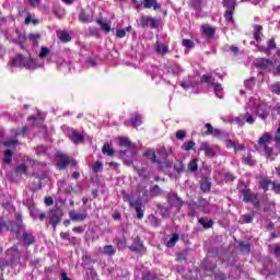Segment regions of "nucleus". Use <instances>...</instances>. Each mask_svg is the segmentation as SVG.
Here are the masks:
<instances>
[{
    "mask_svg": "<svg viewBox=\"0 0 280 280\" xmlns=\"http://www.w3.org/2000/svg\"><path fill=\"white\" fill-rule=\"evenodd\" d=\"M247 106L249 108H255L256 114L260 119H268V115H270V106L261 102V100L252 97Z\"/></svg>",
    "mask_w": 280,
    "mask_h": 280,
    "instance_id": "nucleus-1",
    "label": "nucleus"
},
{
    "mask_svg": "<svg viewBox=\"0 0 280 280\" xmlns=\"http://www.w3.org/2000/svg\"><path fill=\"white\" fill-rule=\"evenodd\" d=\"M22 222L21 215L18 214V223L12 228V231H15L18 240L22 234V240L25 246H31V244L34 242V235L25 230V228L21 224Z\"/></svg>",
    "mask_w": 280,
    "mask_h": 280,
    "instance_id": "nucleus-2",
    "label": "nucleus"
},
{
    "mask_svg": "<svg viewBox=\"0 0 280 280\" xmlns=\"http://www.w3.org/2000/svg\"><path fill=\"white\" fill-rule=\"evenodd\" d=\"M238 189H240L241 194L243 195L244 202H252V205H254V207H259V205H260L259 199L257 198V196H255L253 194V191H250V188H246V186H244V184H241L238 186Z\"/></svg>",
    "mask_w": 280,
    "mask_h": 280,
    "instance_id": "nucleus-3",
    "label": "nucleus"
},
{
    "mask_svg": "<svg viewBox=\"0 0 280 280\" xmlns=\"http://www.w3.org/2000/svg\"><path fill=\"white\" fill-rule=\"evenodd\" d=\"M270 139H272V137L269 133H265L258 140V145L264 150L267 159H269L270 154H272V148L268 147Z\"/></svg>",
    "mask_w": 280,
    "mask_h": 280,
    "instance_id": "nucleus-4",
    "label": "nucleus"
},
{
    "mask_svg": "<svg viewBox=\"0 0 280 280\" xmlns=\"http://www.w3.org/2000/svg\"><path fill=\"white\" fill-rule=\"evenodd\" d=\"M60 220H62V210L60 208L51 210L49 213V223L54 228V231H56V226L60 224Z\"/></svg>",
    "mask_w": 280,
    "mask_h": 280,
    "instance_id": "nucleus-5",
    "label": "nucleus"
},
{
    "mask_svg": "<svg viewBox=\"0 0 280 280\" xmlns=\"http://www.w3.org/2000/svg\"><path fill=\"white\" fill-rule=\"evenodd\" d=\"M140 24L142 27H151V30H156V27H159V20L152 16L142 15L140 18Z\"/></svg>",
    "mask_w": 280,
    "mask_h": 280,
    "instance_id": "nucleus-6",
    "label": "nucleus"
},
{
    "mask_svg": "<svg viewBox=\"0 0 280 280\" xmlns=\"http://www.w3.org/2000/svg\"><path fill=\"white\" fill-rule=\"evenodd\" d=\"M237 125L244 126V124L253 125L255 124V117L250 115V113L246 112L245 114H240L237 117L234 118Z\"/></svg>",
    "mask_w": 280,
    "mask_h": 280,
    "instance_id": "nucleus-7",
    "label": "nucleus"
},
{
    "mask_svg": "<svg viewBox=\"0 0 280 280\" xmlns=\"http://www.w3.org/2000/svg\"><path fill=\"white\" fill-rule=\"evenodd\" d=\"M129 250L132 253H139L143 255L145 253V246H143V242H141V238L137 236L133 238L132 245L129 246Z\"/></svg>",
    "mask_w": 280,
    "mask_h": 280,
    "instance_id": "nucleus-8",
    "label": "nucleus"
},
{
    "mask_svg": "<svg viewBox=\"0 0 280 280\" xmlns=\"http://www.w3.org/2000/svg\"><path fill=\"white\" fill-rule=\"evenodd\" d=\"M199 150L205 152V155L208 156V159H213V156H215V151L209 142H201Z\"/></svg>",
    "mask_w": 280,
    "mask_h": 280,
    "instance_id": "nucleus-9",
    "label": "nucleus"
},
{
    "mask_svg": "<svg viewBox=\"0 0 280 280\" xmlns=\"http://www.w3.org/2000/svg\"><path fill=\"white\" fill-rule=\"evenodd\" d=\"M25 66V57L23 55H18L8 63L9 69H13V67H24Z\"/></svg>",
    "mask_w": 280,
    "mask_h": 280,
    "instance_id": "nucleus-10",
    "label": "nucleus"
},
{
    "mask_svg": "<svg viewBox=\"0 0 280 280\" xmlns=\"http://www.w3.org/2000/svg\"><path fill=\"white\" fill-rule=\"evenodd\" d=\"M69 215L72 222H84V220L89 218V214L86 212L80 213L75 211H70Z\"/></svg>",
    "mask_w": 280,
    "mask_h": 280,
    "instance_id": "nucleus-11",
    "label": "nucleus"
},
{
    "mask_svg": "<svg viewBox=\"0 0 280 280\" xmlns=\"http://www.w3.org/2000/svg\"><path fill=\"white\" fill-rule=\"evenodd\" d=\"M131 207L136 210L138 220H143V210L141 209L143 205L140 200H135V202H131Z\"/></svg>",
    "mask_w": 280,
    "mask_h": 280,
    "instance_id": "nucleus-12",
    "label": "nucleus"
},
{
    "mask_svg": "<svg viewBox=\"0 0 280 280\" xmlns=\"http://www.w3.org/2000/svg\"><path fill=\"white\" fill-rule=\"evenodd\" d=\"M69 137L72 143H82V141H84V136L77 130H71Z\"/></svg>",
    "mask_w": 280,
    "mask_h": 280,
    "instance_id": "nucleus-13",
    "label": "nucleus"
},
{
    "mask_svg": "<svg viewBox=\"0 0 280 280\" xmlns=\"http://www.w3.org/2000/svg\"><path fill=\"white\" fill-rule=\"evenodd\" d=\"M256 67L259 69H270V67H272V61L266 58H260L256 60Z\"/></svg>",
    "mask_w": 280,
    "mask_h": 280,
    "instance_id": "nucleus-14",
    "label": "nucleus"
},
{
    "mask_svg": "<svg viewBox=\"0 0 280 280\" xmlns=\"http://www.w3.org/2000/svg\"><path fill=\"white\" fill-rule=\"evenodd\" d=\"M168 202H172L174 207H183L184 205L183 199H180L175 192L168 196Z\"/></svg>",
    "mask_w": 280,
    "mask_h": 280,
    "instance_id": "nucleus-15",
    "label": "nucleus"
},
{
    "mask_svg": "<svg viewBox=\"0 0 280 280\" xmlns=\"http://www.w3.org/2000/svg\"><path fill=\"white\" fill-rule=\"evenodd\" d=\"M223 7L225 8V12H235V8H237V2L233 0H223Z\"/></svg>",
    "mask_w": 280,
    "mask_h": 280,
    "instance_id": "nucleus-16",
    "label": "nucleus"
},
{
    "mask_svg": "<svg viewBox=\"0 0 280 280\" xmlns=\"http://www.w3.org/2000/svg\"><path fill=\"white\" fill-rule=\"evenodd\" d=\"M38 67H43V65L36 63L32 57L28 59H24V68L25 69H38Z\"/></svg>",
    "mask_w": 280,
    "mask_h": 280,
    "instance_id": "nucleus-17",
    "label": "nucleus"
},
{
    "mask_svg": "<svg viewBox=\"0 0 280 280\" xmlns=\"http://www.w3.org/2000/svg\"><path fill=\"white\" fill-rule=\"evenodd\" d=\"M143 155L147 156V159H150L151 163H161V161L156 159V153L152 149H147Z\"/></svg>",
    "mask_w": 280,
    "mask_h": 280,
    "instance_id": "nucleus-18",
    "label": "nucleus"
},
{
    "mask_svg": "<svg viewBox=\"0 0 280 280\" xmlns=\"http://www.w3.org/2000/svg\"><path fill=\"white\" fill-rule=\"evenodd\" d=\"M201 30L208 38H213V36H215V28L209 26V24L202 25Z\"/></svg>",
    "mask_w": 280,
    "mask_h": 280,
    "instance_id": "nucleus-19",
    "label": "nucleus"
},
{
    "mask_svg": "<svg viewBox=\"0 0 280 280\" xmlns=\"http://www.w3.org/2000/svg\"><path fill=\"white\" fill-rule=\"evenodd\" d=\"M264 27L261 25H255L254 26V38L259 43L261 40V37L264 36V33H261Z\"/></svg>",
    "mask_w": 280,
    "mask_h": 280,
    "instance_id": "nucleus-20",
    "label": "nucleus"
},
{
    "mask_svg": "<svg viewBox=\"0 0 280 280\" xmlns=\"http://www.w3.org/2000/svg\"><path fill=\"white\" fill-rule=\"evenodd\" d=\"M155 51L158 54H161L162 56H165V54H167V51H168V48H167V46H165V44H161V43L156 42Z\"/></svg>",
    "mask_w": 280,
    "mask_h": 280,
    "instance_id": "nucleus-21",
    "label": "nucleus"
},
{
    "mask_svg": "<svg viewBox=\"0 0 280 280\" xmlns=\"http://www.w3.org/2000/svg\"><path fill=\"white\" fill-rule=\"evenodd\" d=\"M201 82H205L209 86H213V84H215V79H213V75L211 74H203L201 77Z\"/></svg>",
    "mask_w": 280,
    "mask_h": 280,
    "instance_id": "nucleus-22",
    "label": "nucleus"
},
{
    "mask_svg": "<svg viewBox=\"0 0 280 280\" xmlns=\"http://www.w3.org/2000/svg\"><path fill=\"white\" fill-rule=\"evenodd\" d=\"M178 240H180V236L178 234H173L170 241L166 243L167 248H174Z\"/></svg>",
    "mask_w": 280,
    "mask_h": 280,
    "instance_id": "nucleus-23",
    "label": "nucleus"
},
{
    "mask_svg": "<svg viewBox=\"0 0 280 280\" xmlns=\"http://www.w3.org/2000/svg\"><path fill=\"white\" fill-rule=\"evenodd\" d=\"M28 40H30L31 43H33V45H34L35 47H38V42L40 40V34H38V33L30 34V35H28Z\"/></svg>",
    "mask_w": 280,
    "mask_h": 280,
    "instance_id": "nucleus-24",
    "label": "nucleus"
},
{
    "mask_svg": "<svg viewBox=\"0 0 280 280\" xmlns=\"http://www.w3.org/2000/svg\"><path fill=\"white\" fill-rule=\"evenodd\" d=\"M150 194L153 198H155L156 196H161V194H163V190L161 189V187H159V185H154L150 188Z\"/></svg>",
    "mask_w": 280,
    "mask_h": 280,
    "instance_id": "nucleus-25",
    "label": "nucleus"
},
{
    "mask_svg": "<svg viewBox=\"0 0 280 280\" xmlns=\"http://www.w3.org/2000/svg\"><path fill=\"white\" fill-rule=\"evenodd\" d=\"M103 253H104V255H108L109 257H113V255H115L116 250H115V247H113V245H105L103 247Z\"/></svg>",
    "mask_w": 280,
    "mask_h": 280,
    "instance_id": "nucleus-26",
    "label": "nucleus"
},
{
    "mask_svg": "<svg viewBox=\"0 0 280 280\" xmlns=\"http://www.w3.org/2000/svg\"><path fill=\"white\" fill-rule=\"evenodd\" d=\"M96 23L98 25H101V30H103V32H105V34H108V32H110V26L109 24L104 23L103 19L96 20Z\"/></svg>",
    "mask_w": 280,
    "mask_h": 280,
    "instance_id": "nucleus-27",
    "label": "nucleus"
},
{
    "mask_svg": "<svg viewBox=\"0 0 280 280\" xmlns=\"http://www.w3.org/2000/svg\"><path fill=\"white\" fill-rule=\"evenodd\" d=\"M69 162H70V158H61L57 165L59 167V170H65V167H67V165H69Z\"/></svg>",
    "mask_w": 280,
    "mask_h": 280,
    "instance_id": "nucleus-28",
    "label": "nucleus"
},
{
    "mask_svg": "<svg viewBox=\"0 0 280 280\" xmlns=\"http://www.w3.org/2000/svg\"><path fill=\"white\" fill-rule=\"evenodd\" d=\"M15 174H27V165L25 164H20L14 167Z\"/></svg>",
    "mask_w": 280,
    "mask_h": 280,
    "instance_id": "nucleus-29",
    "label": "nucleus"
},
{
    "mask_svg": "<svg viewBox=\"0 0 280 280\" xmlns=\"http://www.w3.org/2000/svg\"><path fill=\"white\" fill-rule=\"evenodd\" d=\"M199 224H202L203 229H211L213 226V220H205V218L199 219Z\"/></svg>",
    "mask_w": 280,
    "mask_h": 280,
    "instance_id": "nucleus-30",
    "label": "nucleus"
},
{
    "mask_svg": "<svg viewBox=\"0 0 280 280\" xmlns=\"http://www.w3.org/2000/svg\"><path fill=\"white\" fill-rule=\"evenodd\" d=\"M188 170H189V172H198V159H194V160L188 164Z\"/></svg>",
    "mask_w": 280,
    "mask_h": 280,
    "instance_id": "nucleus-31",
    "label": "nucleus"
},
{
    "mask_svg": "<svg viewBox=\"0 0 280 280\" xmlns=\"http://www.w3.org/2000/svg\"><path fill=\"white\" fill-rule=\"evenodd\" d=\"M276 47H277V44L275 43V39H269L268 47L262 48L261 51H264L265 54H268V51H270V49H275Z\"/></svg>",
    "mask_w": 280,
    "mask_h": 280,
    "instance_id": "nucleus-32",
    "label": "nucleus"
},
{
    "mask_svg": "<svg viewBox=\"0 0 280 280\" xmlns=\"http://www.w3.org/2000/svg\"><path fill=\"white\" fill-rule=\"evenodd\" d=\"M79 20L81 21V23H91V15H89L84 12H81L79 14Z\"/></svg>",
    "mask_w": 280,
    "mask_h": 280,
    "instance_id": "nucleus-33",
    "label": "nucleus"
},
{
    "mask_svg": "<svg viewBox=\"0 0 280 280\" xmlns=\"http://www.w3.org/2000/svg\"><path fill=\"white\" fill-rule=\"evenodd\" d=\"M253 215L252 214H243L241 217V222L242 224H250V222H253Z\"/></svg>",
    "mask_w": 280,
    "mask_h": 280,
    "instance_id": "nucleus-34",
    "label": "nucleus"
},
{
    "mask_svg": "<svg viewBox=\"0 0 280 280\" xmlns=\"http://www.w3.org/2000/svg\"><path fill=\"white\" fill-rule=\"evenodd\" d=\"M271 93H275L276 95H280V83L276 82L270 85Z\"/></svg>",
    "mask_w": 280,
    "mask_h": 280,
    "instance_id": "nucleus-35",
    "label": "nucleus"
},
{
    "mask_svg": "<svg viewBox=\"0 0 280 280\" xmlns=\"http://www.w3.org/2000/svg\"><path fill=\"white\" fill-rule=\"evenodd\" d=\"M201 191H210L211 190V182L205 179L201 182Z\"/></svg>",
    "mask_w": 280,
    "mask_h": 280,
    "instance_id": "nucleus-36",
    "label": "nucleus"
},
{
    "mask_svg": "<svg viewBox=\"0 0 280 280\" xmlns=\"http://www.w3.org/2000/svg\"><path fill=\"white\" fill-rule=\"evenodd\" d=\"M19 143L18 139H10L3 142L4 148H14Z\"/></svg>",
    "mask_w": 280,
    "mask_h": 280,
    "instance_id": "nucleus-37",
    "label": "nucleus"
},
{
    "mask_svg": "<svg viewBox=\"0 0 280 280\" xmlns=\"http://www.w3.org/2000/svg\"><path fill=\"white\" fill-rule=\"evenodd\" d=\"M92 170L94 172V174H97L100 172H102V170H104V164H102V162L97 161L93 166Z\"/></svg>",
    "mask_w": 280,
    "mask_h": 280,
    "instance_id": "nucleus-38",
    "label": "nucleus"
},
{
    "mask_svg": "<svg viewBox=\"0 0 280 280\" xmlns=\"http://www.w3.org/2000/svg\"><path fill=\"white\" fill-rule=\"evenodd\" d=\"M103 154H107V156H113L114 152L110 149V144L105 143L102 149Z\"/></svg>",
    "mask_w": 280,
    "mask_h": 280,
    "instance_id": "nucleus-39",
    "label": "nucleus"
},
{
    "mask_svg": "<svg viewBox=\"0 0 280 280\" xmlns=\"http://www.w3.org/2000/svg\"><path fill=\"white\" fill-rule=\"evenodd\" d=\"M120 145H124V148H128L130 150L132 142L128 138H120L119 139Z\"/></svg>",
    "mask_w": 280,
    "mask_h": 280,
    "instance_id": "nucleus-40",
    "label": "nucleus"
},
{
    "mask_svg": "<svg viewBox=\"0 0 280 280\" xmlns=\"http://www.w3.org/2000/svg\"><path fill=\"white\" fill-rule=\"evenodd\" d=\"M59 38H60V40H62V43H69L71 40V35H69V33L62 31Z\"/></svg>",
    "mask_w": 280,
    "mask_h": 280,
    "instance_id": "nucleus-41",
    "label": "nucleus"
},
{
    "mask_svg": "<svg viewBox=\"0 0 280 280\" xmlns=\"http://www.w3.org/2000/svg\"><path fill=\"white\" fill-rule=\"evenodd\" d=\"M174 170L177 172V174H180L183 170H185V164L183 162L178 161L177 163L174 164Z\"/></svg>",
    "mask_w": 280,
    "mask_h": 280,
    "instance_id": "nucleus-42",
    "label": "nucleus"
},
{
    "mask_svg": "<svg viewBox=\"0 0 280 280\" xmlns=\"http://www.w3.org/2000/svg\"><path fill=\"white\" fill-rule=\"evenodd\" d=\"M194 145H196V142L188 141L183 144V150H186V152H189V150L194 149Z\"/></svg>",
    "mask_w": 280,
    "mask_h": 280,
    "instance_id": "nucleus-43",
    "label": "nucleus"
},
{
    "mask_svg": "<svg viewBox=\"0 0 280 280\" xmlns=\"http://www.w3.org/2000/svg\"><path fill=\"white\" fill-rule=\"evenodd\" d=\"M131 126H133V128H138V126H141V116H136L135 118H131Z\"/></svg>",
    "mask_w": 280,
    "mask_h": 280,
    "instance_id": "nucleus-44",
    "label": "nucleus"
},
{
    "mask_svg": "<svg viewBox=\"0 0 280 280\" xmlns=\"http://www.w3.org/2000/svg\"><path fill=\"white\" fill-rule=\"evenodd\" d=\"M122 200H125V202H129L130 207H132V202H135V199H132L130 195L126 194V191H122Z\"/></svg>",
    "mask_w": 280,
    "mask_h": 280,
    "instance_id": "nucleus-45",
    "label": "nucleus"
},
{
    "mask_svg": "<svg viewBox=\"0 0 280 280\" xmlns=\"http://www.w3.org/2000/svg\"><path fill=\"white\" fill-rule=\"evenodd\" d=\"M220 91H222V84H220V83L214 84V93H215L217 97L222 100V95L220 94Z\"/></svg>",
    "mask_w": 280,
    "mask_h": 280,
    "instance_id": "nucleus-46",
    "label": "nucleus"
},
{
    "mask_svg": "<svg viewBox=\"0 0 280 280\" xmlns=\"http://www.w3.org/2000/svg\"><path fill=\"white\" fill-rule=\"evenodd\" d=\"M233 14L234 12H225L224 13L225 21H228L229 23H235V20L233 19Z\"/></svg>",
    "mask_w": 280,
    "mask_h": 280,
    "instance_id": "nucleus-47",
    "label": "nucleus"
},
{
    "mask_svg": "<svg viewBox=\"0 0 280 280\" xmlns=\"http://www.w3.org/2000/svg\"><path fill=\"white\" fill-rule=\"evenodd\" d=\"M205 4V0H192V5L196 10H200Z\"/></svg>",
    "mask_w": 280,
    "mask_h": 280,
    "instance_id": "nucleus-48",
    "label": "nucleus"
},
{
    "mask_svg": "<svg viewBox=\"0 0 280 280\" xmlns=\"http://www.w3.org/2000/svg\"><path fill=\"white\" fill-rule=\"evenodd\" d=\"M47 56H49V48L42 47L39 51V58H47Z\"/></svg>",
    "mask_w": 280,
    "mask_h": 280,
    "instance_id": "nucleus-49",
    "label": "nucleus"
},
{
    "mask_svg": "<svg viewBox=\"0 0 280 280\" xmlns=\"http://www.w3.org/2000/svg\"><path fill=\"white\" fill-rule=\"evenodd\" d=\"M183 45L187 49H191V48H194L195 44H194V40H191V39H183Z\"/></svg>",
    "mask_w": 280,
    "mask_h": 280,
    "instance_id": "nucleus-50",
    "label": "nucleus"
},
{
    "mask_svg": "<svg viewBox=\"0 0 280 280\" xmlns=\"http://www.w3.org/2000/svg\"><path fill=\"white\" fill-rule=\"evenodd\" d=\"M243 163L245 165H255V161L253 160L252 155H248L246 158H243Z\"/></svg>",
    "mask_w": 280,
    "mask_h": 280,
    "instance_id": "nucleus-51",
    "label": "nucleus"
},
{
    "mask_svg": "<svg viewBox=\"0 0 280 280\" xmlns=\"http://www.w3.org/2000/svg\"><path fill=\"white\" fill-rule=\"evenodd\" d=\"M154 1L155 0H143V8L145 10H150V8H152V5H154Z\"/></svg>",
    "mask_w": 280,
    "mask_h": 280,
    "instance_id": "nucleus-52",
    "label": "nucleus"
},
{
    "mask_svg": "<svg viewBox=\"0 0 280 280\" xmlns=\"http://www.w3.org/2000/svg\"><path fill=\"white\" fill-rule=\"evenodd\" d=\"M244 86L248 90L253 89V86H255V81L253 79H249L247 81L244 82Z\"/></svg>",
    "mask_w": 280,
    "mask_h": 280,
    "instance_id": "nucleus-53",
    "label": "nucleus"
},
{
    "mask_svg": "<svg viewBox=\"0 0 280 280\" xmlns=\"http://www.w3.org/2000/svg\"><path fill=\"white\" fill-rule=\"evenodd\" d=\"M269 185H272V182L271 180H267V179H264L261 182V188L264 189V191H268V186Z\"/></svg>",
    "mask_w": 280,
    "mask_h": 280,
    "instance_id": "nucleus-54",
    "label": "nucleus"
},
{
    "mask_svg": "<svg viewBox=\"0 0 280 280\" xmlns=\"http://www.w3.org/2000/svg\"><path fill=\"white\" fill-rule=\"evenodd\" d=\"M228 49L234 54V56H237L240 54V48L237 46H228Z\"/></svg>",
    "mask_w": 280,
    "mask_h": 280,
    "instance_id": "nucleus-55",
    "label": "nucleus"
},
{
    "mask_svg": "<svg viewBox=\"0 0 280 280\" xmlns=\"http://www.w3.org/2000/svg\"><path fill=\"white\" fill-rule=\"evenodd\" d=\"M142 280H159V278L152 273H147L143 276Z\"/></svg>",
    "mask_w": 280,
    "mask_h": 280,
    "instance_id": "nucleus-56",
    "label": "nucleus"
},
{
    "mask_svg": "<svg viewBox=\"0 0 280 280\" xmlns=\"http://www.w3.org/2000/svg\"><path fill=\"white\" fill-rule=\"evenodd\" d=\"M271 185H272L273 191H275L276 194H280V184L277 183V182H272Z\"/></svg>",
    "mask_w": 280,
    "mask_h": 280,
    "instance_id": "nucleus-57",
    "label": "nucleus"
},
{
    "mask_svg": "<svg viewBox=\"0 0 280 280\" xmlns=\"http://www.w3.org/2000/svg\"><path fill=\"white\" fill-rule=\"evenodd\" d=\"M116 36H117V38H124V37H126V30H118V31L116 32Z\"/></svg>",
    "mask_w": 280,
    "mask_h": 280,
    "instance_id": "nucleus-58",
    "label": "nucleus"
},
{
    "mask_svg": "<svg viewBox=\"0 0 280 280\" xmlns=\"http://www.w3.org/2000/svg\"><path fill=\"white\" fill-rule=\"evenodd\" d=\"M206 128H207V131H206V135H212L213 133V126L211 124H206Z\"/></svg>",
    "mask_w": 280,
    "mask_h": 280,
    "instance_id": "nucleus-59",
    "label": "nucleus"
},
{
    "mask_svg": "<svg viewBox=\"0 0 280 280\" xmlns=\"http://www.w3.org/2000/svg\"><path fill=\"white\" fill-rule=\"evenodd\" d=\"M185 137H187V135L185 133V131L178 130V131L176 132V139H185Z\"/></svg>",
    "mask_w": 280,
    "mask_h": 280,
    "instance_id": "nucleus-60",
    "label": "nucleus"
},
{
    "mask_svg": "<svg viewBox=\"0 0 280 280\" xmlns=\"http://www.w3.org/2000/svg\"><path fill=\"white\" fill-rule=\"evenodd\" d=\"M225 145L226 148H233V150H235V142H233V140H225Z\"/></svg>",
    "mask_w": 280,
    "mask_h": 280,
    "instance_id": "nucleus-61",
    "label": "nucleus"
},
{
    "mask_svg": "<svg viewBox=\"0 0 280 280\" xmlns=\"http://www.w3.org/2000/svg\"><path fill=\"white\" fill-rule=\"evenodd\" d=\"M180 86L184 88L185 90H187V89H189V86H196V84H194V83L187 84V81L184 80V81H182Z\"/></svg>",
    "mask_w": 280,
    "mask_h": 280,
    "instance_id": "nucleus-62",
    "label": "nucleus"
},
{
    "mask_svg": "<svg viewBox=\"0 0 280 280\" xmlns=\"http://www.w3.org/2000/svg\"><path fill=\"white\" fill-rule=\"evenodd\" d=\"M73 233H84V228L82 226H77L72 229Z\"/></svg>",
    "mask_w": 280,
    "mask_h": 280,
    "instance_id": "nucleus-63",
    "label": "nucleus"
},
{
    "mask_svg": "<svg viewBox=\"0 0 280 280\" xmlns=\"http://www.w3.org/2000/svg\"><path fill=\"white\" fill-rule=\"evenodd\" d=\"M273 254L276 255V257H280V246H276L273 248Z\"/></svg>",
    "mask_w": 280,
    "mask_h": 280,
    "instance_id": "nucleus-64",
    "label": "nucleus"
}]
</instances>
